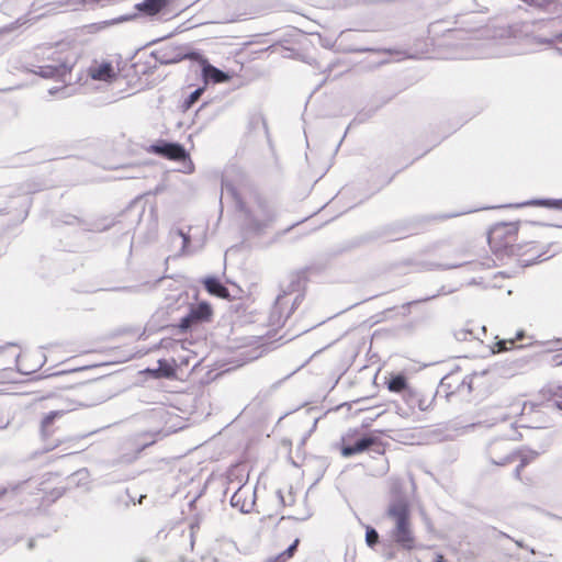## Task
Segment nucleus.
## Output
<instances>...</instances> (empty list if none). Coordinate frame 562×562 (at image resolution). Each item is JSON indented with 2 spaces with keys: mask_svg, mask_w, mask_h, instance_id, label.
Returning <instances> with one entry per match:
<instances>
[{
  "mask_svg": "<svg viewBox=\"0 0 562 562\" xmlns=\"http://www.w3.org/2000/svg\"><path fill=\"white\" fill-rule=\"evenodd\" d=\"M294 286L295 284L292 282L288 291H283L277 296L269 316L271 326L280 327L284 325L288 318L302 303L304 295L299 289H294Z\"/></svg>",
  "mask_w": 562,
  "mask_h": 562,
  "instance_id": "39448f33",
  "label": "nucleus"
},
{
  "mask_svg": "<svg viewBox=\"0 0 562 562\" xmlns=\"http://www.w3.org/2000/svg\"><path fill=\"white\" fill-rule=\"evenodd\" d=\"M204 72L209 79H211L212 81H214L216 83L224 82L228 79L227 75L224 71H222L213 66L205 67Z\"/></svg>",
  "mask_w": 562,
  "mask_h": 562,
  "instance_id": "5701e85b",
  "label": "nucleus"
},
{
  "mask_svg": "<svg viewBox=\"0 0 562 562\" xmlns=\"http://www.w3.org/2000/svg\"><path fill=\"white\" fill-rule=\"evenodd\" d=\"M477 376H479V374L476 372L465 375L461 380V382L457 385L456 390L458 392H462L463 390H467L468 393H471V391L473 390V381Z\"/></svg>",
  "mask_w": 562,
  "mask_h": 562,
  "instance_id": "393cba45",
  "label": "nucleus"
},
{
  "mask_svg": "<svg viewBox=\"0 0 562 562\" xmlns=\"http://www.w3.org/2000/svg\"><path fill=\"white\" fill-rule=\"evenodd\" d=\"M311 516H312L311 512L306 510V513L303 515L288 516V517L283 516L282 519L288 518V519H294L296 521H304V520L308 519Z\"/></svg>",
  "mask_w": 562,
  "mask_h": 562,
  "instance_id": "473e14b6",
  "label": "nucleus"
},
{
  "mask_svg": "<svg viewBox=\"0 0 562 562\" xmlns=\"http://www.w3.org/2000/svg\"><path fill=\"white\" fill-rule=\"evenodd\" d=\"M525 247L527 249L522 251L521 255L526 256L530 254V256L521 260V263L524 266H530L532 263H536L538 260H546L551 256L547 255L546 252H540L539 248L533 243L526 244Z\"/></svg>",
  "mask_w": 562,
  "mask_h": 562,
  "instance_id": "f3484780",
  "label": "nucleus"
},
{
  "mask_svg": "<svg viewBox=\"0 0 562 562\" xmlns=\"http://www.w3.org/2000/svg\"><path fill=\"white\" fill-rule=\"evenodd\" d=\"M48 50L49 54H47L44 63L34 66L32 72L43 78H53L66 82L74 67L72 60L56 49L48 48Z\"/></svg>",
  "mask_w": 562,
  "mask_h": 562,
  "instance_id": "423d86ee",
  "label": "nucleus"
},
{
  "mask_svg": "<svg viewBox=\"0 0 562 562\" xmlns=\"http://www.w3.org/2000/svg\"><path fill=\"white\" fill-rule=\"evenodd\" d=\"M397 413L401 416H408L409 415V413L406 409H404L403 407H401V406L397 407Z\"/></svg>",
  "mask_w": 562,
  "mask_h": 562,
  "instance_id": "f704fd0d",
  "label": "nucleus"
},
{
  "mask_svg": "<svg viewBox=\"0 0 562 562\" xmlns=\"http://www.w3.org/2000/svg\"><path fill=\"white\" fill-rule=\"evenodd\" d=\"M522 205H537V206H547V207L559 209L562 206V200L539 199V200H532V201L526 202Z\"/></svg>",
  "mask_w": 562,
  "mask_h": 562,
  "instance_id": "b1692460",
  "label": "nucleus"
},
{
  "mask_svg": "<svg viewBox=\"0 0 562 562\" xmlns=\"http://www.w3.org/2000/svg\"><path fill=\"white\" fill-rule=\"evenodd\" d=\"M89 76L93 80L111 81L116 75L110 63H103L101 65L91 66L89 68Z\"/></svg>",
  "mask_w": 562,
  "mask_h": 562,
  "instance_id": "f8f14e48",
  "label": "nucleus"
},
{
  "mask_svg": "<svg viewBox=\"0 0 562 562\" xmlns=\"http://www.w3.org/2000/svg\"><path fill=\"white\" fill-rule=\"evenodd\" d=\"M139 562H145L144 560H140Z\"/></svg>",
  "mask_w": 562,
  "mask_h": 562,
  "instance_id": "37998d69",
  "label": "nucleus"
},
{
  "mask_svg": "<svg viewBox=\"0 0 562 562\" xmlns=\"http://www.w3.org/2000/svg\"><path fill=\"white\" fill-rule=\"evenodd\" d=\"M457 257L459 258V260L453 261V262L440 263L439 267L442 269H454V268H459V267H462V266L469 263V261L464 259V257H465L464 251H458Z\"/></svg>",
  "mask_w": 562,
  "mask_h": 562,
  "instance_id": "a878e982",
  "label": "nucleus"
},
{
  "mask_svg": "<svg viewBox=\"0 0 562 562\" xmlns=\"http://www.w3.org/2000/svg\"><path fill=\"white\" fill-rule=\"evenodd\" d=\"M170 0H144L136 4V9L147 15H155L169 4Z\"/></svg>",
  "mask_w": 562,
  "mask_h": 562,
  "instance_id": "2eb2a0df",
  "label": "nucleus"
},
{
  "mask_svg": "<svg viewBox=\"0 0 562 562\" xmlns=\"http://www.w3.org/2000/svg\"><path fill=\"white\" fill-rule=\"evenodd\" d=\"M403 400L412 412H414L416 408L420 412H426L432 404V400L426 398L422 393L412 389L405 391V394H403Z\"/></svg>",
  "mask_w": 562,
  "mask_h": 562,
  "instance_id": "9d476101",
  "label": "nucleus"
},
{
  "mask_svg": "<svg viewBox=\"0 0 562 562\" xmlns=\"http://www.w3.org/2000/svg\"><path fill=\"white\" fill-rule=\"evenodd\" d=\"M389 390L392 392H402L403 394H405V391H408L411 389L407 387V381L405 376L395 375L391 378V380L389 381Z\"/></svg>",
  "mask_w": 562,
  "mask_h": 562,
  "instance_id": "6ab92c4d",
  "label": "nucleus"
},
{
  "mask_svg": "<svg viewBox=\"0 0 562 562\" xmlns=\"http://www.w3.org/2000/svg\"><path fill=\"white\" fill-rule=\"evenodd\" d=\"M201 94H202L201 88H198L193 92H191L190 95L188 97V99L184 101L186 106L190 108L194 102L198 101V99L201 97Z\"/></svg>",
  "mask_w": 562,
  "mask_h": 562,
  "instance_id": "7c9ffc66",
  "label": "nucleus"
},
{
  "mask_svg": "<svg viewBox=\"0 0 562 562\" xmlns=\"http://www.w3.org/2000/svg\"><path fill=\"white\" fill-rule=\"evenodd\" d=\"M59 91H60V89H58V88H52V89L48 90L49 94H55V93H57Z\"/></svg>",
  "mask_w": 562,
  "mask_h": 562,
  "instance_id": "4c0bfd02",
  "label": "nucleus"
},
{
  "mask_svg": "<svg viewBox=\"0 0 562 562\" xmlns=\"http://www.w3.org/2000/svg\"><path fill=\"white\" fill-rule=\"evenodd\" d=\"M516 239L517 227L506 223L495 225L487 236L491 250L501 259L520 254L522 247L515 244Z\"/></svg>",
  "mask_w": 562,
  "mask_h": 562,
  "instance_id": "20e7f679",
  "label": "nucleus"
},
{
  "mask_svg": "<svg viewBox=\"0 0 562 562\" xmlns=\"http://www.w3.org/2000/svg\"><path fill=\"white\" fill-rule=\"evenodd\" d=\"M454 338L458 341H470L475 338V335L472 329L464 327V328L457 329L454 331Z\"/></svg>",
  "mask_w": 562,
  "mask_h": 562,
  "instance_id": "bb28decb",
  "label": "nucleus"
},
{
  "mask_svg": "<svg viewBox=\"0 0 562 562\" xmlns=\"http://www.w3.org/2000/svg\"><path fill=\"white\" fill-rule=\"evenodd\" d=\"M63 415L64 411H52L43 417L41 423V431L43 437H47L50 435L49 427L57 417H61Z\"/></svg>",
  "mask_w": 562,
  "mask_h": 562,
  "instance_id": "a211bd4d",
  "label": "nucleus"
},
{
  "mask_svg": "<svg viewBox=\"0 0 562 562\" xmlns=\"http://www.w3.org/2000/svg\"><path fill=\"white\" fill-rule=\"evenodd\" d=\"M256 503V491L254 487L243 484L238 486L231 496V505L241 513H250Z\"/></svg>",
  "mask_w": 562,
  "mask_h": 562,
  "instance_id": "6e6552de",
  "label": "nucleus"
},
{
  "mask_svg": "<svg viewBox=\"0 0 562 562\" xmlns=\"http://www.w3.org/2000/svg\"><path fill=\"white\" fill-rule=\"evenodd\" d=\"M366 541L369 547H373L379 541V535L375 529L368 528L366 531Z\"/></svg>",
  "mask_w": 562,
  "mask_h": 562,
  "instance_id": "c85d7f7f",
  "label": "nucleus"
},
{
  "mask_svg": "<svg viewBox=\"0 0 562 562\" xmlns=\"http://www.w3.org/2000/svg\"><path fill=\"white\" fill-rule=\"evenodd\" d=\"M561 366H562V361H561Z\"/></svg>",
  "mask_w": 562,
  "mask_h": 562,
  "instance_id": "c03bdc74",
  "label": "nucleus"
},
{
  "mask_svg": "<svg viewBox=\"0 0 562 562\" xmlns=\"http://www.w3.org/2000/svg\"><path fill=\"white\" fill-rule=\"evenodd\" d=\"M524 409L525 404L513 403L507 408V412H502L494 418L495 423L509 422L510 429L505 434L506 439H494L488 443L486 454L493 464L506 465L516 460L515 450L509 447L507 441L518 440L520 438V434L517 430L516 417L522 415Z\"/></svg>",
  "mask_w": 562,
  "mask_h": 562,
  "instance_id": "7ed1b4c3",
  "label": "nucleus"
},
{
  "mask_svg": "<svg viewBox=\"0 0 562 562\" xmlns=\"http://www.w3.org/2000/svg\"><path fill=\"white\" fill-rule=\"evenodd\" d=\"M265 562H273V560H271V558H269Z\"/></svg>",
  "mask_w": 562,
  "mask_h": 562,
  "instance_id": "79ce46f5",
  "label": "nucleus"
},
{
  "mask_svg": "<svg viewBox=\"0 0 562 562\" xmlns=\"http://www.w3.org/2000/svg\"><path fill=\"white\" fill-rule=\"evenodd\" d=\"M376 442L374 437H362L355 441V443H345L341 448V454L346 458L360 453L369 449Z\"/></svg>",
  "mask_w": 562,
  "mask_h": 562,
  "instance_id": "9b49d317",
  "label": "nucleus"
},
{
  "mask_svg": "<svg viewBox=\"0 0 562 562\" xmlns=\"http://www.w3.org/2000/svg\"><path fill=\"white\" fill-rule=\"evenodd\" d=\"M515 453H516V460L517 459L519 460V464L516 467V469L514 471V475H515L516 479H520V474H521L522 469L527 464H529L530 462L536 460L537 457L539 456V453L537 451H535V450L525 449V448L515 451Z\"/></svg>",
  "mask_w": 562,
  "mask_h": 562,
  "instance_id": "4468645a",
  "label": "nucleus"
},
{
  "mask_svg": "<svg viewBox=\"0 0 562 562\" xmlns=\"http://www.w3.org/2000/svg\"><path fill=\"white\" fill-rule=\"evenodd\" d=\"M299 543H300V540L295 539L293 541V543L288 549H285L284 551H282L281 553H279L274 557H270L271 560H273V562H285V561L290 560L294 555V552L296 551Z\"/></svg>",
  "mask_w": 562,
  "mask_h": 562,
  "instance_id": "412c9836",
  "label": "nucleus"
},
{
  "mask_svg": "<svg viewBox=\"0 0 562 562\" xmlns=\"http://www.w3.org/2000/svg\"><path fill=\"white\" fill-rule=\"evenodd\" d=\"M436 562H445V561H443V557H442V555H440V554H439V555H437V560H436Z\"/></svg>",
  "mask_w": 562,
  "mask_h": 562,
  "instance_id": "ea45409f",
  "label": "nucleus"
},
{
  "mask_svg": "<svg viewBox=\"0 0 562 562\" xmlns=\"http://www.w3.org/2000/svg\"><path fill=\"white\" fill-rule=\"evenodd\" d=\"M232 484H233L232 482L228 484V486L226 488V493L233 488Z\"/></svg>",
  "mask_w": 562,
  "mask_h": 562,
  "instance_id": "a19ab883",
  "label": "nucleus"
},
{
  "mask_svg": "<svg viewBox=\"0 0 562 562\" xmlns=\"http://www.w3.org/2000/svg\"><path fill=\"white\" fill-rule=\"evenodd\" d=\"M386 517L393 522L391 539L404 550H413L416 538L411 524V505L406 495L393 492L386 509Z\"/></svg>",
  "mask_w": 562,
  "mask_h": 562,
  "instance_id": "f03ea898",
  "label": "nucleus"
},
{
  "mask_svg": "<svg viewBox=\"0 0 562 562\" xmlns=\"http://www.w3.org/2000/svg\"><path fill=\"white\" fill-rule=\"evenodd\" d=\"M550 392L552 393V396L554 397L557 406L560 409H562V384L551 385Z\"/></svg>",
  "mask_w": 562,
  "mask_h": 562,
  "instance_id": "cd10ccee",
  "label": "nucleus"
},
{
  "mask_svg": "<svg viewBox=\"0 0 562 562\" xmlns=\"http://www.w3.org/2000/svg\"><path fill=\"white\" fill-rule=\"evenodd\" d=\"M20 359H21V356H20V355H18V356H16V367H18V370H19V371H21L22 373H25V374L31 373L33 370H31V371H26V370H24V369L21 367V362H20L21 360H20Z\"/></svg>",
  "mask_w": 562,
  "mask_h": 562,
  "instance_id": "72a5a7b5",
  "label": "nucleus"
},
{
  "mask_svg": "<svg viewBox=\"0 0 562 562\" xmlns=\"http://www.w3.org/2000/svg\"><path fill=\"white\" fill-rule=\"evenodd\" d=\"M204 286L206 291L214 296L221 299L229 297L228 289L216 278V277H206L203 280Z\"/></svg>",
  "mask_w": 562,
  "mask_h": 562,
  "instance_id": "ddd939ff",
  "label": "nucleus"
},
{
  "mask_svg": "<svg viewBox=\"0 0 562 562\" xmlns=\"http://www.w3.org/2000/svg\"><path fill=\"white\" fill-rule=\"evenodd\" d=\"M149 151L158 156L165 157L170 160L180 161L183 164V172H192L193 164L190 160L189 154L184 147L178 143H169L160 140L149 147Z\"/></svg>",
  "mask_w": 562,
  "mask_h": 562,
  "instance_id": "0eeeda50",
  "label": "nucleus"
},
{
  "mask_svg": "<svg viewBox=\"0 0 562 562\" xmlns=\"http://www.w3.org/2000/svg\"><path fill=\"white\" fill-rule=\"evenodd\" d=\"M299 543H300V540L295 539L293 541V543L288 549H285L284 551H282L281 553H279L274 557H270L271 560H273V562H285V561L290 560L294 555V552L296 551Z\"/></svg>",
  "mask_w": 562,
  "mask_h": 562,
  "instance_id": "4be33fe9",
  "label": "nucleus"
},
{
  "mask_svg": "<svg viewBox=\"0 0 562 562\" xmlns=\"http://www.w3.org/2000/svg\"><path fill=\"white\" fill-rule=\"evenodd\" d=\"M188 55L187 54H182V53H177L175 54L173 56H167L165 55L160 61L164 63V64H172V63H178L182 59H184Z\"/></svg>",
  "mask_w": 562,
  "mask_h": 562,
  "instance_id": "c756f323",
  "label": "nucleus"
},
{
  "mask_svg": "<svg viewBox=\"0 0 562 562\" xmlns=\"http://www.w3.org/2000/svg\"><path fill=\"white\" fill-rule=\"evenodd\" d=\"M158 364V368L151 371L156 378H171L175 374L173 368L166 360L160 359Z\"/></svg>",
  "mask_w": 562,
  "mask_h": 562,
  "instance_id": "aec40b11",
  "label": "nucleus"
},
{
  "mask_svg": "<svg viewBox=\"0 0 562 562\" xmlns=\"http://www.w3.org/2000/svg\"><path fill=\"white\" fill-rule=\"evenodd\" d=\"M170 240L172 244H176L180 240V254L189 255L192 252L190 249V236L188 233L183 232L181 228H172L169 233Z\"/></svg>",
  "mask_w": 562,
  "mask_h": 562,
  "instance_id": "dca6fc26",
  "label": "nucleus"
},
{
  "mask_svg": "<svg viewBox=\"0 0 562 562\" xmlns=\"http://www.w3.org/2000/svg\"><path fill=\"white\" fill-rule=\"evenodd\" d=\"M222 195L232 198L236 207L244 213V225L254 233H260L269 227L277 217V212L265 199L255 192L245 196L237 188L227 181L222 183Z\"/></svg>",
  "mask_w": 562,
  "mask_h": 562,
  "instance_id": "f257e3e1",
  "label": "nucleus"
},
{
  "mask_svg": "<svg viewBox=\"0 0 562 562\" xmlns=\"http://www.w3.org/2000/svg\"><path fill=\"white\" fill-rule=\"evenodd\" d=\"M212 315V307L206 302L192 305L189 313L180 319L179 327L188 329L192 325L207 321Z\"/></svg>",
  "mask_w": 562,
  "mask_h": 562,
  "instance_id": "1a4fd4ad",
  "label": "nucleus"
},
{
  "mask_svg": "<svg viewBox=\"0 0 562 562\" xmlns=\"http://www.w3.org/2000/svg\"><path fill=\"white\" fill-rule=\"evenodd\" d=\"M492 531H493L494 533H497L499 537H506V538H508V536H507L506 533H504V532H502V531H497L495 528H492Z\"/></svg>",
  "mask_w": 562,
  "mask_h": 562,
  "instance_id": "e433bc0d",
  "label": "nucleus"
},
{
  "mask_svg": "<svg viewBox=\"0 0 562 562\" xmlns=\"http://www.w3.org/2000/svg\"><path fill=\"white\" fill-rule=\"evenodd\" d=\"M537 42L540 43V44H548V45L554 44L555 42H562V32L557 34L552 38L538 37Z\"/></svg>",
  "mask_w": 562,
  "mask_h": 562,
  "instance_id": "2f4dec72",
  "label": "nucleus"
},
{
  "mask_svg": "<svg viewBox=\"0 0 562 562\" xmlns=\"http://www.w3.org/2000/svg\"><path fill=\"white\" fill-rule=\"evenodd\" d=\"M277 495H278V497H279L280 502H281L283 505H286V502H285V499H284V496H283V494H282V492H281L280 490L277 492Z\"/></svg>",
  "mask_w": 562,
  "mask_h": 562,
  "instance_id": "c9c22d12",
  "label": "nucleus"
},
{
  "mask_svg": "<svg viewBox=\"0 0 562 562\" xmlns=\"http://www.w3.org/2000/svg\"><path fill=\"white\" fill-rule=\"evenodd\" d=\"M470 212H471V211H464V212H462V213L448 215L447 217L458 216V215H460V214H468V213H470Z\"/></svg>",
  "mask_w": 562,
  "mask_h": 562,
  "instance_id": "58836bf2",
  "label": "nucleus"
}]
</instances>
